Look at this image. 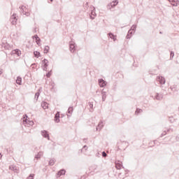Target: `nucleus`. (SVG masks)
Returning <instances> with one entry per match:
<instances>
[{"instance_id":"1","label":"nucleus","mask_w":179,"mask_h":179,"mask_svg":"<svg viewBox=\"0 0 179 179\" xmlns=\"http://www.w3.org/2000/svg\"><path fill=\"white\" fill-rule=\"evenodd\" d=\"M22 124L23 125H33L34 122L27 120V115H24L22 117Z\"/></svg>"},{"instance_id":"2","label":"nucleus","mask_w":179,"mask_h":179,"mask_svg":"<svg viewBox=\"0 0 179 179\" xmlns=\"http://www.w3.org/2000/svg\"><path fill=\"white\" fill-rule=\"evenodd\" d=\"M20 13H23L24 15H25V16H30V13H29V11H27V8H26V6H21L20 7Z\"/></svg>"},{"instance_id":"3","label":"nucleus","mask_w":179,"mask_h":179,"mask_svg":"<svg viewBox=\"0 0 179 179\" xmlns=\"http://www.w3.org/2000/svg\"><path fill=\"white\" fill-rule=\"evenodd\" d=\"M136 30V25H133L131 29L128 31L126 38L129 39L132 37V31Z\"/></svg>"},{"instance_id":"4","label":"nucleus","mask_w":179,"mask_h":179,"mask_svg":"<svg viewBox=\"0 0 179 179\" xmlns=\"http://www.w3.org/2000/svg\"><path fill=\"white\" fill-rule=\"evenodd\" d=\"M117 5H118V1L115 0L110 3L108 4L107 8L110 10L112 8L117 6Z\"/></svg>"},{"instance_id":"5","label":"nucleus","mask_w":179,"mask_h":179,"mask_svg":"<svg viewBox=\"0 0 179 179\" xmlns=\"http://www.w3.org/2000/svg\"><path fill=\"white\" fill-rule=\"evenodd\" d=\"M157 82H159L160 85H164L166 83V78L163 76L157 77Z\"/></svg>"},{"instance_id":"6","label":"nucleus","mask_w":179,"mask_h":179,"mask_svg":"<svg viewBox=\"0 0 179 179\" xmlns=\"http://www.w3.org/2000/svg\"><path fill=\"white\" fill-rule=\"evenodd\" d=\"M11 55H17V57H20V55H22V52L19 49H15L11 52Z\"/></svg>"},{"instance_id":"7","label":"nucleus","mask_w":179,"mask_h":179,"mask_svg":"<svg viewBox=\"0 0 179 179\" xmlns=\"http://www.w3.org/2000/svg\"><path fill=\"white\" fill-rule=\"evenodd\" d=\"M10 22L12 24L15 25L16 24L17 22V18L16 17V14H13L10 17Z\"/></svg>"},{"instance_id":"8","label":"nucleus","mask_w":179,"mask_h":179,"mask_svg":"<svg viewBox=\"0 0 179 179\" xmlns=\"http://www.w3.org/2000/svg\"><path fill=\"white\" fill-rule=\"evenodd\" d=\"M41 135L43 138H47L48 141H50V135L48 134V131L43 130L41 131Z\"/></svg>"},{"instance_id":"9","label":"nucleus","mask_w":179,"mask_h":179,"mask_svg":"<svg viewBox=\"0 0 179 179\" xmlns=\"http://www.w3.org/2000/svg\"><path fill=\"white\" fill-rule=\"evenodd\" d=\"M42 64H43V71H47V67L48 66V60L45 59L42 61Z\"/></svg>"},{"instance_id":"10","label":"nucleus","mask_w":179,"mask_h":179,"mask_svg":"<svg viewBox=\"0 0 179 179\" xmlns=\"http://www.w3.org/2000/svg\"><path fill=\"white\" fill-rule=\"evenodd\" d=\"M169 2H171L172 6H178L179 5V1L178 0H168Z\"/></svg>"},{"instance_id":"11","label":"nucleus","mask_w":179,"mask_h":179,"mask_svg":"<svg viewBox=\"0 0 179 179\" xmlns=\"http://www.w3.org/2000/svg\"><path fill=\"white\" fill-rule=\"evenodd\" d=\"M101 96L102 101H106V98L107 97V92L104 91V90H102Z\"/></svg>"},{"instance_id":"12","label":"nucleus","mask_w":179,"mask_h":179,"mask_svg":"<svg viewBox=\"0 0 179 179\" xmlns=\"http://www.w3.org/2000/svg\"><path fill=\"white\" fill-rule=\"evenodd\" d=\"M99 85L100 86V87H104V86H106V81H104V80L103 79H99Z\"/></svg>"},{"instance_id":"13","label":"nucleus","mask_w":179,"mask_h":179,"mask_svg":"<svg viewBox=\"0 0 179 179\" xmlns=\"http://www.w3.org/2000/svg\"><path fill=\"white\" fill-rule=\"evenodd\" d=\"M103 127L104 124H103V122H100L96 127V131H101Z\"/></svg>"},{"instance_id":"14","label":"nucleus","mask_w":179,"mask_h":179,"mask_svg":"<svg viewBox=\"0 0 179 179\" xmlns=\"http://www.w3.org/2000/svg\"><path fill=\"white\" fill-rule=\"evenodd\" d=\"M41 107L43 110H47V108H48V103L45 101L42 102Z\"/></svg>"},{"instance_id":"15","label":"nucleus","mask_w":179,"mask_h":179,"mask_svg":"<svg viewBox=\"0 0 179 179\" xmlns=\"http://www.w3.org/2000/svg\"><path fill=\"white\" fill-rule=\"evenodd\" d=\"M68 114L70 115H67L68 117H71V115H72V113H73V107L70 106L67 110Z\"/></svg>"},{"instance_id":"16","label":"nucleus","mask_w":179,"mask_h":179,"mask_svg":"<svg viewBox=\"0 0 179 179\" xmlns=\"http://www.w3.org/2000/svg\"><path fill=\"white\" fill-rule=\"evenodd\" d=\"M76 45L75 43H70V51L71 52H73L74 51H76Z\"/></svg>"},{"instance_id":"17","label":"nucleus","mask_w":179,"mask_h":179,"mask_svg":"<svg viewBox=\"0 0 179 179\" xmlns=\"http://www.w3.org/2000/svg\"><path fill=\"white\" fill-rule=\"evenodd\" d=\"M122 162H116L115 163V167L117 170H121V168L122 167Z\"/></svg>"},{"instance_id":"18","label":"nucleus","mask_w":179,"mask_h":179,"mask_svg":"<svg viewBox=\"0 0 179 179\" xmlns=\"http://www.w3.org/2000/svg\"><path fill=\"white\" fill-rule=\"evenodd\" d=\"M155 99H156V100H162L163 94L157 93V94L155 96Z\"/></svg>"},{"instance_id":"19","label":"nucleus","mask_w":179,"mask_h":179,"mask_svg":"<svg viewBox=\"0 0 179 179\" xmlns=\"http://www.w3.org/2000/svg\"><path fill=\"white\" fill-rule=\"evenodd\" d=\"M10 170L14 171V173H17V167L16 166H10Z\"/></svg>"},{"instance_id":"20","label":"nucleus","mask_w":179,"mask_h":179,"mask_svg":"<svg viewBox=\"0 0 179 179\" xmlns=\"http://www.w3.org/2000/svg\"><path fill=\"white\" fill-rule=\"evenodd\" d=\"M65 173H66L65 170L62 169L57 173V176L58 177H61V176H65Z\"/></svg>"},{"instance_id":"21","label":"nucleus","mask_w":179,"mask_h":179,"mask_svg":"<svg viewBox=\"0 0 179 179\" xmlns=\"http://www.w3.org/2000/svg\"><path fill=\"white\" fill-rule=\"evenodd\" d=\"M55 122H59V112H57L55 116Z\"/></svg>"},{"instance_id":"22","label":"nucleus","mask_w":179,"mask_h":179,"mask_svg":"<svg viewBox=\"0 0 179 179\" xmlns=\"http://www.w3.org/2000/svg\"><path fill=\"white\" fill-rule=\"evenodd\" d=\"M43 155H44V152H39L38 153V155L35 156V159H37V160H38V159H40V157H41V156H43Z\"/></svg>"},{"instance_id":"23","label":"nucleus","mask_w":179,"mask_h":179,"mask_svg":"<svg viewBox=\"0 0 179 179\" xmlns=\"http://www.w3.org/2000/svg\"><path fill=\"white\" fill-rule=\"evenodd\" d=\"M108 36L110 38H112V40H113V41H115V40H117V38H115V36L113 33H109Z\"/></svg>"},{"instance_id":"24","label":"nucleus","mask_w":179,"mask_h":179,"mask_svg":"<svg viewBox=\"0 0 179 179\" xmlns=\"http://www.w3.org/2000/svg\"><path fill=\"white\" fill-rule=\"evenodd\" d=\"M55 164V159H50L49 161V166H54Z\"/></svg>"},{"instance_id":"25","label":"nucleus","mask_w":179,"mask_h":179,"mask_svg":"<svg viewBox=\"0 0 179 179\" xmlns=\"http://www.w3.org/2000/svg\"><path fill=\"white\" fill-rule=\"evenodd\" d=\"M44 54H48V51H50V46L46 45L44 48Z\"/></svg>"},{"instance_id":"26","label":"nucleus","mask_w":179,"mask_h":179,"mask_svg":"<svg viewBox=\"0 0 179 179\" xmlns=\"http://www.w3.org/2000/svg\"><path fill=\"white\" fill-rule=\"evenodd\" d=\"M17 85H22V78L17 77L16 80Z\"/></svg>"},{"instance_id":"27","label":"nucleus","mask_w":179,"mask_h":179,"mask_svg":"<svg viewBox=\"0 0 179 179\" xmlns=\"http://www.w3.org/2000/svg\"><path fill=\"white\" fill-rule=\"evenodd\" d=\"M34 38L36 39V43H37L38 45V41H41V40L40 39V38H39L38 36H37V35H35V36H34Z\"/></svg>"},{"instance_id":"28","label":"nucleus","mask_w":179,"mask_h":179,"mask_svg":"<svg viewBox=\"0 0 179 179\" xmlns=\"http://www.w3.org/2000/svg\"><path fill=\"white\" fill-rule=\"evenodd\" d=\"M38 97H40V92H36V94H35V97H34V99H35V100H36V101H37V100H38Z\"/></svg>"},{"instance_id":"29","label":"nucleus","mask_w":179,"mask_h":179,"mask_svg":"<svg viewBox=\"0 0 179 179\" xmlns=\"http://www.w3.org/2000/svg\"><path fill=\"white\" fill-rule=\"evenodd\" d=\"M34 57H36V58H38V57H40V52L35 51L34 52Z\"/></svg>"},{"instance_id":"30","label":"nucleus","mask_w":179,"mask_h":179,"mask_svg":"<svg viewBox=\"0 0 179 179\" xmlns=\"http://www.w3.org/2000/svg\"><path fill=\"white\" fill-rule=\"evenodd\" d=\"M139 113H142V109L137 108L136 110V114H139Z\"/></svg>"},{"instance_id":"31","label":"nucleus","mask_w":179,"mask_h":179,"mask_svg":"<svg viewBox=\"0 0 179 179\" xmlns=\"http://www.w3.org/2000/svg\"><path fill=\"white\" fill-rule=\"evenodd\" d=\"M167 134V132L166 131H164L162 134H161V138H163V136H164L165 135Z\"/></svg>"},{"instance_id":"32","label":"nucleus","mask_w":179,"mask_h":179,"mask_svg":"<svg viewBox=\"0 0 179 179\" xmlns=\"http://www.w3.org/2000/svg\"><path fill=\"white\" fill-rule=\"evenodd\" d=\"M33 177H34V174H31L27 179H33Z\"/></svg>"},{"instance_id":"33","label":"nucleus","mask_w":179,"mask_h":179,"mask_svg":"<svg viewBox=\"0 0 179 179\" xmlns=\"http://www.w3.org/2000/svg\"><path fill=\"white\" fill-rule=\"evenodd\" d=\"M102 156H103V157H107V153H106V152H102Z\"/></svg>"},{"instance_id":"34","label":"nucleus","mask_w":179,"mask_h":179,"mask_svg":"<svg viewBox=\"0 0 179 179\" xmlns=\"http://www.w3.org/2000/svg\"><path fill=\"white\" fill-rule=\"evenodd\" d=\"M171 59H172V58H174V52H171Z\"/></svg>"},{"instance_id":"35","label":"nucleus","mask_w":179,"mask_h":179,"mask_svg":"<svg viewBox=\"0 0 179 179\" xmlns=\"http://www.w3.org/2000/svg\"><path fill=\"white\" fill-rule=\"evenodd\" d=\"M92 167L94 170H97V165H94Z\"/></svg>"},{"instance_id":"36","label":"nucleus","mask_w":179,"mask_h":179,"mask_svg":"<svg viewBox=\"0 0 179 179\" xmlns=\"http://www.w3.org/2000/svg\"><path fill=\"white\" fill-rule=\"evenodd\" d=\"M89 106L90 108H93V103H92V102L89 103Z\"/></svg>"},{"instance_id":"37","label":"nucleus","mask_w":179,"mask_h":179,"mask_svg":"<svg viewBox=\"0 0 179 179\" xmlns=\"http://www.w3.org/2000/svg\"><path fill=\"white\" fill-rule=\"evenodd\" d=\"M46 76H47V78H50V76H51V73H48L46 74Z\"/></svg>"},{"instance_id":"38","label":"nucleus","mask_w":179,"mask_h":179,"mask_svg":"<svg viewBox=\"0 0 179 179\" xmlns=\"http://www.w3.org/2000/svg\"><path fill=\"white\" fill-rule=\"evenodd\" d=\"M83 149H85V150H87V145H84Z\"/></svg>"},{"instance_id":"39","label":"nucleus","mask_w":179,"mask_h":179,"mask_svg":"<svg viewBox=\"0 0 179 179\" xmlns=\"http://www.w3.org/2000/svg\"><path fill=\"white\" fill-rule=\"evenodd\" d=\"M95 13L94 11H92V15H94Z\"/></svg>"},{"instance_id":"40","label":"nucleus","mask_w":179,"mask_h":179,"mask_svg":"<svg viewBox=\"0 0 179 179\" xmlns=\"http://www.w3.org/2000/svg\"><path fill=\"white\" fill-rule=\"evenodd\" d=\"M99 155H100V153L98 152V153L96 154V156L99 157Z\"/></svg>"},{"instance_id":"41","label":"nucleus","mask_w":179,"mask_h":179,"mask_svg":"<svg viewBox=\"0 0 179 179\" xmlns=\"http://www.w3.org/2000/svg\"><path fill=\"white\" fill-rule=\"evenodd\" d=\"M34 31H35V33H36V32H37V29H34Z\"/></svg>"},{"instance_id":"42","label":"nucleus","mask_w":179,"mask_h":179,"mask_svg":"<svg viewBox=\"0 0 179 179\" xmlns=\"http://www.w3.org/2000/svg\"><path fill=\"white\" fill-rule=\"evenodd\" d=\"M1 157H2V155L0 154V159H1Z\"/></svg>"},{"instance_id":"43","label":"nucleus","mask_w":179,"mask_h":179,"mask_svg":"<svg viewBox=\"0 0 179 179\" xmlns=\"http://www.w3.org/2000/svg\"><path fill=\"white\" fill-rule=\"evenodd\" d=\"M53 1V0H50V2H52Z\"/></svg>"},{"instance_id":"44","label":"nucleus","mask_w":179,"mask_h":179,"mask_svg":"<svg viewBox=\"0 0 179 179\" xmlns=\"http://www.w3.org/2000/svg\"><path fill=\"white\" fill-rule=\"evenodd\" d=\"M91 19H94V18H93V17H91Z\"/></svg>"},{"instance_id":"45","label":"nucleus","mask_w":179,"mask_h":179,"mask_svg":"<svg viewBox=\"0 0 179 179\" xmlns=\"http://www.w3.org/2000/svg\"><path fill=\"white\" fill-rule=\"evenodd\" d=\"M81 152H83V150H81Z\"/></svg>"},{"instance_id":"46","label":"nucleus","mask_w":179,"mask_h":179,"mask_svg":"<svg viewBox=\"0 0 179 179\" xmlns=\"http://www.w3.org/2000/svg\"><path fill=\"white\" fill-rule=\"evenodd\" d=\"M169 131H170V129H168V132H169Z\"/></svg>"},{"instance_id":"47","label":"nucleus","mask_w":179,"mask_h":179,"mask_svg":"<svg viewBox=\"0 0 179 179\" xmlns=\"http://www.w3.org/2000/svg\"><path fill=\"white\" fill-rule=\"evenodd\" d=\"M1 73H2L1 72H0V75H1Z\"/></svg>"}]
</instances>
